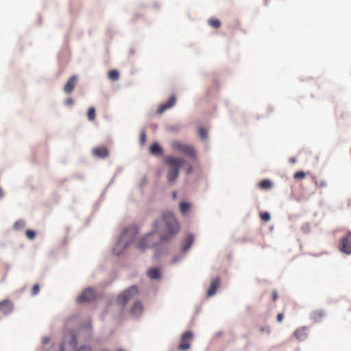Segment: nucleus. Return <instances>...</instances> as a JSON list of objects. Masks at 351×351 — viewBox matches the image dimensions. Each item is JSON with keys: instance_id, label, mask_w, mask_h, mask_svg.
I'll return each mask as SVG.
<instances>
[{"instance_id": "29", "label": "nucleus", "mask_w": 351, "mask_h": 351, "mask_svg": "<svg viewBox=\"0 0 351 351\" xmlns=\"http://www.w3.org/2000/svg\"><path fill=\"white\" fill-rule=\"evenodd\" d=\"M193 337V334L191 330H188L182 334L181 338L182 341L191 340Z\"/></svg>"}, {"instance_id": "40", "label": "nucleus", "mask_w": 351, "mask_h": 351, "mask_svg": "<svg viewBox=\"0 0 351 351\" xmlns=\"http://www.w3.org/2000/svg\"><path fill=\"white\" fill-rule=\"evenodd\" d=\"M187 165H187V167H186V169L185 170V173H186V175H189L193 171V166L191 164H189V163H188Z\"/></svg>"}, {"instance_id": "18", "label": "nucleus", "mask_w": 351, "mask_h": 351, "mask_svg": "<svg viewBox=\"0 0 351 351\" xmlns=\"http://www.w3.org/2000/svg\"><path fill=\"white\" fill-rule=\"evenodd\" d=\"M148 277L154 280H159L161 278V271L158 267H152L147 271Z\"/></svg>"}, {"instance_id": "52", "label": "nucleus", "mask_w": 351, "mask_h": 351, "mask_svg": "<svg viewBox=\"0 0 351 351\" xmlns=\"http://www.w3.org/2000/svg\"><path fill=\"white\" fill-rule=\"evenodd\" d=\"M261 331H265V329L263 328H261Z\"/></svg>"}, {"instance_id": "10", "label": "nucleus", "mask_w": 351, "mask_h": 351, "mask_svg": "<svg viewBox=\"0 0 351 351\" xmlns=\"http://www.w3.org/2000/svg\"><path fill=\"white\" fill-rule=\"evenodd\" d=\"M162 242L156 243L154 248V257L157 259L167 255L169 252V247L167 244H162Z\"/></svg>"}, {"instance_id": "1", "label": "nucleus", "mask_w": 351, "mask_h": 351, "mask_svg": "<svg viewBox=\"0 0 351 351\" xmlns=\"http://www.w3.org/2000/svg\"><path fill=\"white\" fill-rule=\"evenodd\" d=\"M180 230V223L174 215L169 211H165L160 217L154 220L153 230L141 239L137 247L140 250L154 247L156 242L152 241V237L155 233L159 235L160 242H169L176 237Z\"/></svg>"}, {"instance_id": "33", "label": "nucleus", "mask_w": 351, "mask_h": 351, "mask_svg": "<svg viewBox=\"0 0 351 351\" xmlns=\"http://www.w3.org/2000/svg\"><path fill=\"white\" fill-rule=\"evenodd\" d=\"M306 174L304 171H298L294 173L293 178L295 179H302L305 177Z\"/></svg>"}, {"instance_id": "23", "label": "nucleus", "mask_w": 351, "mask_h": 351, "mask_svg": "<svg viewBox=\"0 0 351 351\" xmlns=\"http://www.w3.org/2000/svg\"><path fill=\"white\" fill-rule=\"evenodd\" d=\"M191 207V204L187 202H181L179 204L180 213L183 215L186 214Z\"/></svg>"}, {"instance_id": "15", "label": "nucleus", "mask_w": 351, "mask_h": 351, "mask_svg": "<svg viewBox=\"0 0 351 351\" xmlns=\"http://www.w3.org/2000/svg\"><path fill=\"white\" fill-rule=\"evenodd\" d=\"M219 284H220V280L218 277L213 279V280L210 285V287L207 291L206 295L208 297H209V298L212 297L213 295H214L216 293L217 289L219 287Z\"/></svg>"}, {"instance_id": "26", "label": "nucleus", "mask_w": 351, "mask_h": 351, "mask_svg": "<svg viewBox=\"0 0 351 351\" xmlns=\"http://www.w3.org/2000/svg\"><path fill=\"white\" fill-rule=\"evenodd\" d=\"M198 134L202 140H206L208 138V130L204 127H199Z\"/></svg>"}, {"instance_id": "24", "label": "nucleus", "mask_w": 351, "mask_h": 351, "mask_svg": "<svg viewBox=\"0 0 351 351\" xmlns=\"http://www.w3.org/2000/svg\"><path fill=\"white\" fill-rule=\"evenodd\" d=\"M108 78L112 81H117L119 77V72L117 70H110L108 74Z\"/></svg>"}, {"instance_id": "48", "label": "nucleus", "mask_w": 351, "mask_h": 351, "mask_svg": "<svg viewBox=\"0 0 351 351\" xmlns=\"http://www.w3.org/2000/svg\"><path fill=\"white\" fill-rule=\"evenodd\" d=\"M290 162L295 163L296 162V158L294 157H292L289 159Z\"/></svg>"}, {"instance_id": "32", "label": "nucleus", "mask_w": 351, "mask_h": 351, "mask_svg": "<svg viewBox=\"0 0 351 351\" xmlns=\"http://www.w3.org/2000/svg\"><path fill=\"white\" fill-rule=\"evenodd\" d=\"M26 237L29 239H33L36 237V232L32 230H27L25 232Z\"/></svg>"}, {"instance_id": "28", "label": "nucleus", "mask_w": 351, "mask_h": 351, "mask_svg": "<svg viewBox=\"0 0 351 351\" xmlns=\"http://www.w3.org/2000/svg\"><path fill=\"white\" fill-rule=\"evenodd\" d=\"M208 24L214 28H219L221 26V22L217 19H210L208 20Z\"/></svg>"}, {"instance_id": "17", "label": "nucleus", "mask_w": 351, "mask_h": 351, "mask_svg": "<svg viewBox=\"0 0 351 351\" xmlns=\"http://www.w3.org/2000/svg\"><path fill=\"white\" fill-rule=\"evenodd\" d=\"M93 154L98 158H104L108 155V150L105 147H95L92 151Z\"/></svg>"}, {"instance_id": "12", "label": "nucleus", "mask_w": 351, "mask_h": 351, "mask_svg": "<svg viewBox=\"0 0 351 351\" xmlns=\"http://www.w3.org/2000/svg\"><path fill=\"white\" fill-rule=\"evenodd\" d=\"M193 243L194 236L191 233L187 234L182 243L180 250L186 254Z\"/></svg>"}, {"instance_id": "49", "label": "nucleus", "mask_w": 351, "mask_h": 351, "mask_svg": "<svg viewBox=\"0 0 351 351\" xmlns=\"http://www.w3.org/2000/svg\"><path fill=\"white\" fill-rule=\"evenodd\" d=\"M4 194H3V192L1 189V188H0V199L2 198L3 197Z\"/></svg>"}, {"instance_id": "42", "label": "nucleus", "mask_w": 351, "mask_h": 351, "mask_svg": "<svg viewBox=\"0 0 351 351\" xmlns=\"http://www.w3.org/2000/svg\"><path fill=\"white\" fill-rule=\"evenodd\" d=\"M169 130L173 132H178L179 131V126H178V125L170 126L169 128Z\"/></svg>"}, {"instance_id": "19", "label": "nucleus", "mask_w": 351, "mask_h": 351, "mask_svg": "<svg viewBox=\"0 0 351 351\" xmlns=\"http://www.w3.org/2000/svg\"><path fill=\"white\" fill-rule=\"evenodd\" d=\"M149 152L154 156H162L164 154L162 147L157 142L154 143L150 146Z\"/></svg>"}, {"instance_id": "20", "label": "nucleus", "mask_w": 351, "mask_h": 351, "mask_svg": "<svg viewBox=\"0 0 351 351\" xmlns=\"http://www.w3.org/2000/svg\"><path fill=\"white\" fill-rule=\"evenodd\" d=\"M186 256V254L180 250V252H179L177 254H175L172 257L170 264L175 265V264L179 263L182 262L185 258Z\"/></svg>"}, {"instance_id": "2", "label": "nucleus", "mask_w": 351, "mask_h": 351, "mask_svg": "<svg viewBox=\"0 0 351 351\" xmlns=\"http://www.w3.org/2000/svg\"><path fill=\"white\" fill-rule=\"evenodd\" d=\"M138 233V228L135 225H130L125 228L117 239L113 249L114 255L119 256L134 241Z\"/></svg>"}, {"instance_id": "37", "label": "nucleus", "mask_w": 351, "mask_h": 351, "mask_svg": "<svg viewBox=\"0 0 351 351\" xmlns=\"http://www.w3.org/2000/svg\"><path fill=\"white\" fill-rule=\"evenodd\" d=\"M40 290V287L38 285H35L33 288H32V295L34 296V295H36L38 291Z\"/></svg>"}, {"instance_id": "54", "label": "nucleus", "mask_w": 351, "mask_h": 351, "mask_svg": "<svg viewBox=\"0 0 351 351\" xmlns=\"http://www.w3.org/2000/svg\"><path fill=\"white\" fill-rule=\"evenodd\" d=\"M267 332L268 333H269V328L267 330Z\"/></svg>"}, {"instance_id": "44", "label": "nucleus", "mask_w": 351, "mask_h": 351, "mask_svg": "<svg viewBox=\"0 0 351 351\" xmlns=\"http://www.w3.org/2000/svg\"><path fill=\"white\" fill-rule=\"evenodd\" d=\"M49 337H43L42 338V343H43V345H45V344H46V343H49Z\"/></svg>"}, {"instance_id": "11", "label": "nucleus", "mask_w": 351, "mask_h": 351, "mask_svg": "<svg viewBox=\"0 0 351 351\" xmlns=\"http://www.w3.org/2000/svg\"><path fill=\"white\" fill-rule=\"evenodd\" d=\"M340 250L345 254H351V232L341 239Z\"/></svg>"}, {"instance_id": "38", "label": "nucleus", "mask_w": 351, "mask_h": 351, "mask_svg": "<svg viewBox=\"0 0 351 351\" xmlns=\"http://www.w3.org/2000/svg\"><path fill=\"white\" fill-rule=\"evenodd\" d=\"M122 170H123V168L122 167H119L116 169V171L114 173V177L111 179L109 184H112L113 182V180H114V178L115 176H117V175L120 174L121 172H122Z\"/></svg>"}, {"instance_id": "35", "label": "nucleus", "mask_w": 351, "mask_h": 351, "mask_svg": "<svg viewBox=\"0 0 351 351\" xmlns=\"http://www.w3.org/2000/svg\"><path fill=\"white\" fill-rule=\"evenodd\" d=\"M261 217L262 220H263L265 221H268L270 220L271 215L268 212H265L261 214Z\"/></svg>"}, {"instance_id": "13", "label": "nucleus", "mask_w": 351, "mask_h": 351, "mask_svg": "<svg viewBox=\"0 0 351 351\" xmlns=\"http://www.w3.org/2000/svg\"><path fill=\"white\" fill-rule=\"evenodd\" d=\"M13 311V304L8 299L0 302V312L8 315Z\"/></svg>"}, {"instance_id": "30", "label": "nucleus", "mask_w": 351, "mask_h": 351, "mask_svg": "<svg viewBox=\"0 0 351 351\" xmlns=\"http://www.w3.org/2000/svg\"><path fill=\"white\" fill-rule=\"evenodd\" d=\"M87 117L89 121H93L95 119V109L94 107L89 108Z\"/></svg>"}, {"instance_id": "9", "label": "nucleus", "mask_w": 351, "mask_h": 351, "mask_svg": "<svg viewBox=\"0 0 351 351\" xmlns=\"http://www.w3.org/2000/svg\"><path fill=\"white\" fill-rule=\"evenodd\" d=\"M143 312V305L139 300L136 301L130 309V315L134 319H139Z\"/></svg>"}, {"instance_id": "51", "label": "nucleus", "mask_w": 351, "mask_h": 351, "mask_svg": "<svg viewBox=\"0 0 351 351\" xmlns=\"http://www.w3.org/2000/svg\"><path fill=\"white\" fill-rule=\"evenodd\" d=\"M117 351H125V350H123V349H119V350H117Z\"/></svg>"}, {"instance_id": "45", "label": "nucleus", "mask_w": 351, "mask_h": 351, "mask_svg": "<svg viewBox=\"0 0 351 351\" xmlns=\"http://www.w3.org/2000/svg\"><path fill=\"white\" fill-rule=\"evenodd\" d=\"M278 291L276 290L273 291L272 292V298L273 300L275 301L278 298Z\"/></svg>"}, {"instance_id": "3", "label": "nucleus", "mask_w": 351, "mask_h": 351, "mask_svg": "<svg viewBox=\"0 0 351 351\" xmlns=\"http://www.w3.org/2000/svg\"><path fill=\"white\" fill-rule=\"evenodd\" d=\"M164 162L168 165L167 173V181L169 183H172L178 178L180 168L186 163V161L181 158L166 156L164 158Z\"/></svg>"}, {"instance_id": "22", "label": "nucleus", "mask_w": 351, "mask_h": 351, "mask_svg": "<svg viewBox=\"0 0 351 351\" xmlns=\"http://www.w3.org/2000/svg\"><path fill=\"white\" fill-rule=\"evenodd\" d=\"M324 315V312L323 311H316L311 314V319L315 320V322H319Z\"/></svg>"}, {"instance_id": "6", "label": "nucleus", "mask_w": 351, "mask_h": 351, "mask_svg": "<svg viewBox=\"0 0 351 351\" xmlns=\"http://www.w3.org/2000/svg\"><path fill=\"white\" fill-rule=\"evenodd\" d=\"M139 293L137 285H132L116 296L115 302L121 306V310H125L128 302Z\"/></svg>"}, {"instance_id": "39", "label": "nucleus", "mask_w": 351, "mask_h": 351, "mask_svg": "<svg viewBox=\"0 0 351 351\" xmlns=\"http://www.w3.org/2000/svg\"><path fill=\"white\" fill-rule=\"evenodd\" d=\"M74 103V100L71 97H69L65 99L64 104L66 106H72Z\"/></svg>"}, {"instance_id": "21", "label": "nucleus", "mask_w": 351, "mask_h": 351, "mask_svg": "<svg viewBox=\"0 0 351 351\" xmlns=\"http://www.w3.org/2000/svg\"><path fill=\"white\" fill-rule=\"evenodd\" d=\"M305 327H303L301 328H298L295 331L294 335L296 339H298L300 341H304L306 338L307 335L305 332Z\"/></svg>"}, {"instance_id": "25", "label": "nucleus", "mask_w": 351, "mask_h": 351, "mask_svg": "<svg viewBox=\"0 0 351 351\" xmlns=\"http://www.w3.org/2000/svg\"><path fill=\"white\" fill-rule=\"evenodd\" d=\"M272 186H273V182L270 180H268V179L263 180L260 182V187L263 189H269L271 188Z\"/></svg>"}, {"instance_id": "36", "label": "nucleus", "mask_w": 351, "mask_h": 351, "mask_svg": "<svg viewBox=\"0 0 351 351\" xmlns=\"http://www.w3.org/2000/svg\"><path fill=\"white\" fill-rule=\"evenodd\" d=\"M146 141V133L145 130H142L140 135V143L144 145Z\"/></svg>"}, {"instance_id": "47", "label": "nucleus", "mask_w": 351, "mask_h": 351, "mask_svg": "<svg viewBox=\"0 0 351 351\" xmlns=\"http://www.w3.org/2000/svg\"><path fill=\"white\" fill-rule=\"evenodd\" d=\"M56 350H57V347L55 344H53V345H52L51 348L47 351H56Z\"/></svg>"}, {"instance_id": "46", "label": "nucleus", "mask_w": 351, "mask_h": 351, "mask_svg": "<svg viewBox=\"0 0 351 351\" xmlns=\"http://www.w3.org/2000/svg\"><path fill=\"white\" fill-rule=\"evenodd\" d=\"M326 186H327V183L325 180H322L320 182V183H319L320 187H326Z\"/></svg>"}, {"instance_id": "34", "label": "nucleus", "mask_w": 351, "mask_h": 351, "mask_svg": "<svg viewBox=\"0 0 351 351\" xmlns=\"http://www.w3.org/2000/svg\"><path fill=\"white\" fill-rule=\"evenodd\" d=\"M302 230L305 234H308L310 232L311 230V226L308 223H304L301 227Z\"/></svg>"}, {"instance_id": "5", "label": "nucleus", "mask_w": 351, "mask_h": 351, "mask_svg": "<svg viewBox=\"0 0 351 351\" xmlns=\"http://www.w3.org/2000/svg\"><path fill=\"white\" fill-rule=\"evenodd\" d=\"M69 321L65 323V329L63 334L68 331H73L77 335V341L82 340L84 341H89L93 336V326L90 322L82 324L77 328V331L73 330L69 326Z\"/></svg>"}, {"instance_id": "41", "label": "nucleus", "mask_w": 351, "mask_h": 351, "mask_svg": "<svg viewBox=\"0 0 351 351\" xmlns=\"http://www.w3.org/2000/svg\"><path fill=\"white\" fill-rule=\"evenodd\" d=\"M146 184H147V178H146V177H143L141 181L140 184H139L140 188L143 189Z\"/></svg>"}, {"instance_id": "8", "label": "nucleus", "mask_w": 351, "mask_h": 351, "mask_svg": "<svg viewBox=\"0 0 351 351\" xmlns=\"http://www.w3.org/2000/svg\"><path fill=\"white\" fill-rule=\"evenodd\" d=\"M96 298V293L94 289L90 287L85 289L77 297V302L83 304L90 302Z\"/></svg>"}, {"instance_id": "31", "label": "nucleus", "mask_w": 351, "mask_h": 351, "mask_svg": "<svg viewBox=\"0 0 351 351\" xmlns=\"http://www.w3.org/2000/svg\"><path fill=\"white\" fill-rule=\"evenodd\" d=\"M191 347V345L189 343H187V342H183V343H181L178 347V350L179 351H185L188 349H189Z\"/></svg>"}, {"instance_id": "27", "label": "nucleus", "mask_w": 351, "mask_h": 351, "mask_svg": "<svg viewBox=\"0 0 351 351\" xmlns=\"http://www.w3.org/2000/svg\"><path fill=\"white\" fill-rule=\"evenodd\" d=\"M25 226V221L23 219L17 220L13 226V228L16 230H21Z\"/></svg>"}, {"instance_id": "16", "label": "nucleus", "mask_w": 351, "mask_h": 351, "mask_svg": "<svg viewBox=\"0 0 351 351\" xmlns=\"http://www.w3.org/2000/svg\"><path fill=\"white\" fill-rule=\"evenodd\" d=\"M77 80V77L76 75H73L70 77L64 87V90L66 93L69 94L73 90Z\"/></svg>"}, {"instance_id": "7", "label": "nucleus", "mask_w": 351, "mask_h": 351, "mask_svg": "<svg viewBox=\"0 0 351 351\" xmlns=\"http://www.w3.org/2000/svg\"><path fill=\"white\" fill-rule=\"evenodd\" d=\"M171 147L173 149L179 151L184 155L189 157H195L196 155V152L193 147L183 143L179 141H173L171 143Z\"/></svg>"}, {"instance_id": "43", "label": "nucleus", "mask_w": 351, "mask_h": 351, "mask_svg": "<svg viewBox=\"0 0 351 351\" xmlns=\"http://www.w3.org/2000/svg\"><path fill=\"white\" fill-rule=\"evenodd\" d=\"M284 318V315L282 313H278L277 315V321L281 322Z\"/></svg>"}, {"instance_id": "53", "label": "nucleus", "mask_w": 351, "mask_h": 351, "mask_svg": "<svg viewBox=\"0 0 351 351\" xmlns=\"http://www.w3.org/2000/svg\"><path fill=\"white\" fill-rule=\"evenodd\" d=\"M173 196L176 197V193L175 192L173 193Z\"/></svg>"}, {"instance_id": "4", "label": "nucleus", "mask_w": 351, "mask_h": 351, "mask_svg": "<svg viewBox=\"0 0 351 351\" xmlns=\"http://www.w3.org/2000/svg\"><path fill=\"white\" fill-rule=\"evenodd\" d=\"M77 335L73 331L66 332L62 335L59 351H92L89 346H82L77 349Z\"/></svg>"}, {"instance_id": "50", "label": "nucleus", "mask_w": 351, "mask_h": 351, "mask_svg": "<svg viewBox=\"0 0 351 351\" xmlns=\"http://www.w3.org/2000/svg\"><path fill=\"white\" fill-rule=\"evenodd\" d=\"M101 351H110V350L108 349H102Z\"/></svg>"}, {"instance_id": "14", "label": "nucleus", "mask_w": 351, "mask_h": 351, "mask_svg": "<svg viewBox=\"0 0 351 351\" xmlns=\"http://www.w3.org/2000/svg\"><path fill=\"white\" fill-rule=\"evenodd\" d=\"M176 99V96L171 95L167 102L160 106L157 110V112L158 114H162L165 110L172 108L175 105Z\"/></svg>"}]
</instances>
